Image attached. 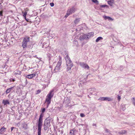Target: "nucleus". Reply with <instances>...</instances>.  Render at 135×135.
<instances>
[{
    "instance_id": "obj_1",
    "label": "nucleus",
    "mask_w": 135,
    "mask_h": 135,
    "mask_svg": "<svg viewBox=\"0 0 135 135\" xmlns=\"http://www.w3.org/2000/svg\"><path fill=\"white\" fill-rule=\"evenodd\" d=\"M45 110V108H42V113L40 114L38 121V135H41L42 127L43 124V117L44 116L43 113Z\"/></svg>"
},
{
    "instance_id": "obj_2",
    "label": "nucleus",
    "mask_w": 135,
    "mask_h": 135,
    "mask_svg": "<svg viewBox=\"0 0 135 135\" xmlns=\"http://www.w3.org/2000/svg\"><path fill=\"white\" fill-rule=\"evenodd\" d=\"M54 91L53 89L51 90L46 97L45 102L47 104V108L49 104L50 103L51 99L52 97L54 94L53 93Z\"/></svg>"
},
{
    "instance_id": "obj_3",
    "label": "nucleus",
    "mask_w": 135,
    "mask_h": 135,
    "mask_svg": "<svg viewBox=\"0 0 135 135\" xmlns=\"http://www.w3.org/2000/svg\"><path fill=\"white\" fill-rule=\"evenodd\" d=\"M30 40V37L28 36L25 37L23 39L22 42V46L23 50H25L27 47L28 42Z\"/></svg>"
},
{
    "instance_id": "obj_4",
    "label": "nucleus",
    "mask_w": 135,
    "mask_h": 135,
    "mask_svg": "<svg viewBox=\"0 0 135 135\" xmlns=\"http://www.w3.org/2000/svg\"><path fill=\"white\" fill-rule=\"evenodd\" d=\"M65 58L66 60V64L67 66V69L68 71L71 69V68L73 66L72 62L68 55L65 57Z\"/></svg>"
},
{
    "instance_id": "obj_5",
    "label": "nucleus",
    "mask_w": 135,
    "mask_h": 135,
    "mask_svg": "<svg viewBox=\"0 0 135 135\" xmlns=\"http://www.w3.org/2000/svg\"><path fill=\"white\" fill-rule=\"evenodd\" d=\"M61 60V59H60V60L57 62L55 68L54 70L55 71V72L59 71L60 70V66L62 62V61Z\"/></svg>"
},
{
    "instance_id": "obj_6",
    "label": "nucleus",
    "mask_w": 135,
    "mask_h": 135,
    "mask_svg": "<svg viewBox=\"0 0 135 135\" xmlns=\"http://www.w3.org/2000/svg\"><path fill=\"white\" fill-rule=\"evenodd\" d=\"M75 11V8L74 7H73L72 8H71L70 9L68 10L66 13L67 15L65 16V18H66L68 16L73 13H74Z\"/></svg>"
},
{
    "instance_id": "obj_7",
    "label": "nucleus",
    "mask_w": 135,
    "mask_h": 135,
    "mask_svg": "<svg viewBox=\"0 0 135 135\" xmlns=\"http://www.w3.org/2000/svg\"><path fill=\"white\" fill-rule=\"evenodd\" d=\"M51 120V118L50 117H47L45 120L44 122V124L49 126L50 127V122Z\"/></svg>"
},
{
    "instance_id": "obj_8",
    "label": "nucleus",
    "mask_w": 135,
    "mask_h": 135,
    "mask_svg": "<svg viewBox=\"0 0 135 135\" xmlns=\"http://www.w3.org/2000/svg\"><path fill=\"white\" fill-rule=\"evenodd\" d=\"M99 100H101L102 101L107 100L108 101H111L112 100V99L110 98L109 97H100L99 99Z\"/></svg>"
},
{
    "instance_id": "obj_9",
    "label": "nucleus",
    "mask_w": 135,
    "mask_h": 135,
    "mask_svg": "<svg viewBox=\"0 0 135 135\" xmlns=\"http://www.w3.org/2000/svg\"><path fill=\"white\" fill-rule=\"evenodd\" d=\"M80 65L81 66L85 69H87L88 70H89V66L87 64L84 62L80 63Z\"/></svg>"
},
{
    "instance_id": "obj_10",
    "label": "nucleus",
    "mask_w": 135,
    "mask_h": 135,
    "mask_svg": "<svg viewBox=\"0 0 135 135\" xmlns=\"http://www.w3.org/2000/svg\"><path fill=\"white\" fill-rule=\"evenodd\" d=\"M94 33L93 32H91L88 33L87 35H86V39H88L90 38L91 37H92L94 36Z\"/></svg>"
},
{
    "instance_id": "obj_11",
    "label": "nucleus",
    "mask_w": 135,
    "mask_h": 135,
    "mask_svg": "<svg viewBox=\"0 0 135 135\" xmlns=\"http://www.w3.org/2000/svg\"><path fill=\"white\" fill-rule=\"evenodd\" d=\"M36 76L35 74H29L26 76V77L28 79H31L33 77H35Z\"/></svg>"
},
{
    "instance_id": "obj_12",
    "label": "nucleus",
    "mask_w": 135,
    "mask_h": 135,
    "mask_svg": "<svg viewBox=\"0 0 135 135\" xmlns=\"http://www.w3.org/2000/svg\"><path fill=\"white\" fill-rule=\"evenodd\" d=\"M6 130V128L4 127L1 128L0 129V134H2Z\"/></svg>"
},
{
    "instance_id": "obj_13",
    "label": "nucleus",
    "mask_w": 135,
    "mask_h": 135,
    "mask_svg": "<svg viewBox=\"0 0 135 135\" xmlns=\"http://www.w3.org/2000/svg\"><path fill=\"white\" fill-rule=\"evenodd\" d=\"M22 13L23 14V16L24 17L26 20L27 22L28 21V19L26 18V16L27 15V13L26 12H24L23 11H22Z\"/></svg>"
},
{
    "instance_id": "obj_14",
    "label": "nucleus",
    "mask_w": 135,
    "mask_h": 135,
    "mask_svg": "<svg viewBox=\"0 0 135 135\" xmlns=\"http://www.w3.org/2000/svg\"><path fill=\"white\" fill-rule=\"evenodd\" d=\"M14 74L15 75H16L17 74L20 75L21 74V72L18 70H17L13 72Z\"/></svg>"
},
{
    "instance_id": "obj_15",
    "label": "nucleus",
    "mask_w": 135,
    "mask_h": 135,
    "mask_svg": "<svg viewBox=\"0 0 135 135\" xmlns=\"http://www.w3.org/2000/svg\"><path fill=\"white\" fill-rule=\"evenodd\" d=\"M86 38V35L84 34H82V35L80 36L79 39L80 40H82Z\"/></svg>"
},
{
    "instance_id": "obj_16",
    "label": "nucleus",
    "mask_w": 135,
    "mask_h": 135,
    "mask_svg": "<svg viewBox=\"0 0 135 135\" xmlns=\"http://www.w3.org/2000/svg\"><path fill=\"white\" fill-rule=\"evenodd\" d=\"M103 17L104 18V19L105 20L107 19L108 20L110 21H113V19L109 16H103Z\"/></svg>"
},
{
    "instance_id": "obj_17",
    "label": "nucleus",
    "mask_w": 135,
    "mask_h": 135,
    "mask_svg": "<svg viewBox=\"0 0 135 135\" xmlns=\"http://www.w3.org/2000/svg\"><path fill=\"white\" fill-rule=\"evenodd\" d=\"M127 133V131L126 130H122L118 132V133L120 134H125Z\"/></svg>"
},
{
    "instance_id": "obj_18",
    "label": "nucleus",
    "mask_w": 135,
    "mask_h": 135,
    "mask_svg": "<svg viewBox=\"0 0 135 135\" xmlns=\"http://www.w3.org/2000/svg\"><path fill=\"white\" fill-rule=\"evenodd\" d=\"M108 3L110 6H112L114 3V0H112V1H108Z\"/></svg>"
},
{
    "instance_id": "obj_19",
    "label": "nucleus",
    "mask_w": 135,
    "mask_h": 135,
    "mask_svg": "<svg viewBox=\"0 0 135 135\" xmlns=\"http://www.w3.org/2000/svg\"><path fill=\"white\" fill-rule=\"evenodd\" d=\"M3 103L4 104V105H6L7 104H9V102L7 100H3Z\"/></svg>"
},
{
    "instance_id": "obj_20",
    "label": "nucleus",
    "mask_w": 135,
    "mask_h": 135,
    "mask_svg": "<svg viewBox=\"0 0 135 135\" xmlns=\"http://www.w3.org/2000/svg\"><path fill=\"white\" fill-rule=\"evenodd\" d=\"M13 88V87H11L7 89L6 91V94H7L9 93L11 91Z\"/></svg>"
},
{
    "instance_id": "obj_21",
    "label": "nucleus",
    "mask_w": 135,
    "mask_h": 135,
    "mask_svg": "<svg viewBox=\"0 0 135 135\" xmlns=\"http://www.w3.org/2000/svg\"><path fill=\"white\" fill-rule=\"evenodd\" d=\"M103 39V38L101 37H98L96 40V42H99L100 40H102Z\"/></svg>"
},
{
    "instance_id": "obj_22",
    "label": "nucleus",
    "mask_w": 135,
    "mask_h": 135,
    "mask_svg": "<svg viewBox=\"0 0 135 135\" xmlns=\"http://www.w3.org/2000/svg\"><path fill=\"white\" fill-rule=\"evenodd\" d=\"M50 126H47L44 124V129L45 130H46L48 127H49Z\"/></svg>"
},
{
    "instance_id": "obj_23",
    "label": "nucleus",
    "mask_w": 135,
    "mask_h": 135,
    "mask_svg": "<svg viewBox=\"0 0 135 135\" xmlns=\"http://www.w3.org/2000/svg\"><path fill=\"white\" fill-rule=\"evenodd\" d=\"M70 135H74V132L73 130H70Z\"/></svg>"
},
{
    "instance_id": "obj_24",
    "label": "nucleus",
    "mask_w": 135,
    "mask_h": 135,
    "mask_svg": "<svg viewBox=\"0 0 135 135\" xmlns=\"http://www.w3.org/2000/svg\"><path fill=\"white\" fill-rule=\"evenodd\" d=\"M79 19H76L74 21V22L75 24L77 23L79 21Z\"/></svg>"
},
{
    "instance_id": "obj_25",
    "label": "nucleus",
    "mask_w": 135,
    "mask_h": 135,
    "mask_svg": "<svg viewBox=\"0 0 135 135\" xmlns=\"http://www.w3.org/2000/svg\"><path fill=\"white\" fill-rule=\"evenodd\" d=\"M93 2H94L95 3H97L98 4V2L97 0H91Z\"/></svg>"
},
{
    "instance_id": "obj_26",
    "label": "nucleus",
    "mask_w": 135,
    "mask_h": 135,
    "mask_svg": "<svg viewBox=\"0 0 135 135\" xmlns=\"http://www.w3.org/2000/svg\"><path fill=\"white\" fill-rule=\"evenodd\" d=\"M133 102L134 105L135 106V98H133Z\"/></svg>"
},
{
    "instance_id": "obj_27",
    "label": "nucleus",
    "mask_w": 135,
    "mask_h": 135,
    "mask_svg": "<svg viewBox=\"0 0 135 135\" xmlns=\"http://www.w3.org/2000/svg\"><path fill=\"white\" fill-rule=\"evenodd\" d=\"M41 90H37L36 91V94H38L40 93V92H41Z\"/></svg>"
},
{
    "instance_id": "obj_28",
    "label": "nucleus",
    "mask_w": 135,
    "mask_h": 135,
    "mask_svg": "<svg viewBox=\"0 0 135 135\" xmlns=\"http://www.w3.org/2000/svg\"><path fill=\"white\" fill-rule=\"evenodd\" d=\"M80 116L81 117H85V115L84 114L81 113L80 114Z\"/></svg>"
},
{
    "instance_id": "obj_29",
    "label": "nucleus",
    "mask_w": 135,
    "mask_h": 135,
    "mask_svg": "<svg viewBox=\"0 0 135 135\" xmlns=\"http://www.w3.org/2000/svg\"><path fill=\"white\" fill-rule=\"evenodd\" d=\"M25 11L23 12H26L27 13V11H28L29 10V9H28V8H26V9H25Z\"/></svg>"
},
{
    "instance_id": "obj_30",
    "label": "nucleus",
    "mask_w": 135,
    "mask_h": 135,
    "mask_svg": "<svg viewBox=\"0 0 135 135\" xmlns=\"http://www.w3.org/2000/svg\"><path fill=\"white\" fill-rule=\"evenodd\" d=\"M3 11H0V16H3Z\"/></svg>"
},
{
    "instance_id": "obj_31",
    "label": "nucleus",
    "mask_w": 135,
    "mask_h": 135,
    "mask_svg": "<svg viewBox=\"0 0 135 135\" xmlns=\"http://www.w3.org/2000/svg\"><path fill=\"white\" fill-rule=\"evenodd\" d=\"M50 5L51 7H53L54 6V4L53 3H50Z\"/></svg>"
},
{
    "instance_id": "obj_32",
    "label": "nucleus",
    "mask_w": 135,
    "mask_h": 135,
    "mask_svg": "<svg viewBox=\"0 0 135 135\" xmlns=\"http://www.w3.org/2000/svg\"><path fill=\"white\" fill-rule=\"evenodd\" d=\"M107 6V5L105 4L101 6V7H104L106 6Z\"/></svg>"
},
{
    "instance_id": "obj_33",
    "label": "nucleus",
    "mask_w": 135,
    "mask_h": 135,
    "mask_svg": "<svg viewBox=\"0 0 135 135\" xmlns=\"http://www.w3.org/2000/svg\"><path fill=\"white\" fill-rule=\"evenodd\" d=\"M118 100L119 101L121 99L120 96H118Z\"/></svg>"
},
{
    "instance_id": "obj_34",
    "label": "nucleus",
    "mask_w": 135,
    "mask_h": 135,
    "mask_svg": "<svg viewBox=\"0 0 135 135\" xmlns=\"http://www.w3.org/2000/svg\"><path fill=\"white\" fill-rule=\"evenodd\" d=\"M15 128L13 127H12L11 128V131H12L13 130V129L14 128Z\"/></svg>"
},
{
    "instance_id": "obj_35",
    "label": "nucleus",
    "mask_w": 135,
    "mask_h": 135,
    "mask_svg": "<svg viewBox=\"0 0 135 135\" xmlns=\"http://www.w3.org/2000/svg\"><path fill=\"white\" fill-rule=\"evenodd\" d=\"M105 131H106L107 132H108V129H105Z\"/></svg>"
},
{
    "instance_id": "obj_36",
    "label": "nucleus",
    "mask_w": 135,
    "mask_h": 135,
    "mask_svg": "<svg viewBox=\"0 0 135 135\" xmlns=\"http://www.w3.org/2000/svg\"><path fill=\"white\" fill-rule=\"evenodd\" d=\"M15 80L14 79H13L12 80V81H13V82H14L15 81Z\"/></svg>"
},
{
    "instance_id": "obj_37",
    "label": "nucleus",
    "mask_w": 135,
    "mask_h": 135,
    "mask_svg": "<svg viewBox=\"0 0 135 135\" xmlns=\"http://www.w3.org/2000/svg\"><path fill=\"white\" fill-rule=\"evenodd\" d=\"M50 68H51V66H50Z\"/></svg>"
},
{
    "instance_id": "obj_38",
    "label": "nucleus",
    "mask_w": 135,
    "mask_h": 135,
    "mask_svg": "<svg viewBox=\"0 0 135 135\" xmlns=\"http://www.w3.org/2000/svg\"><path fill=\"white\" fill-rule=\"evenodd\" d=\"M4 135H6V134H4Z\"/></svg>"
}]
</instances>
